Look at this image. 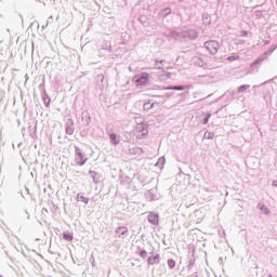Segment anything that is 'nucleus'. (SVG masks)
Segmentation results:
<instances>
[{
  "instance_id": "13",
  "label": "nucleus",
  "mask_w": 277,
  "mask_h": 277,
  "mask_svg": "<svg viewBox=\"0 0 277 277\" xmlns=\"http://www.w3.org/2000/svg\"><path fill=\"white\" fill-rule=\"evenodd\" d=\"M261 211H263V213H265V215H267L269 213V209H267V207H265V206L261 207Z\"/></svg>"
},
{
  "instance_id": "19",
  "label": "nucleus",
  "mask_w": 277,
  "mask_h": 277,
  "mask_svg": "<svg viewBox=\"0 0 277 277\" xmlns=\"http://www.w3.org/2000/svg\"><path fill=\"white\" fill-rule=\"evenodd\" d=\"M243 36H248V31H245V32H243Z\"/></svg>"
},
{
  "instance_id": "8",
  "label": "nucleus",
  "mask_w": 277,
  "mask_h": 277,
  "mask_svg": "<svg viewBox=\"0 0 277 277\" xmlns=\"http://www.w3.org/2000/svg\"><path fill=\"white\" fill-rule=\"evenodd\" d=\"M109 137H110V141H111V144H120V138H118V135H116V134H110L109 135Z\"/></svg>"
},
{
  "instance_id": "3",
  "label": "nucleus",
  "mask_w": 277,
  "mask_h": 277,
  "mask_svg": "<svg viewBox=\"0 0 277 277\" xmlns=\"http://www.w3.org/2000/svg\"><path fill=\"white\" fill-rule=\"evenodd\" d=\"M76 155H77V157H76L77 166H84L85 161H88V159H85V157H83V154L79 150L76 153Z\"/></svg>"
},
{
  "instance_id": "6",
  "label": "nucleus",
  "mask_w": 277,
  "mask_h": 277,
  "mask_svg": "<svg viewBox=\"0 0 277 277\" xmlns=\"http://www.w3.org/2000/svg\"><path fill=\"white\" fill-rule=\"evenodd\" d=\"M148 265H157L159 263V254H156L155 256H149L147 259Z\"/></svg>"
},
{
  "instance_id": "11",
  "label": "nucleus",
  "mask_w": 277,
  "mask_h": 277,
  "mask_svg": "<svg viewBox=\"0 0 277 277\" xmlns=\"http://www.w3.org/2000/svg\"><path fill=\"white\" fill-rule=\"evenodd\" d=\"M236 60H239V55H232L227 57L228 62H236Z\"/></svg>"
},
{
  "instance_id": "9",
  "label": "nucleus",
  "mask_w": 277,
  "mask_h": 277,
  "mask_svg": "<svg viewBox=\"0 0 277 277\" xmlns=\"http://www.w3.org/2000/svg\"><path fill=\"white\" fill-rule=\"evenodd\" d=\"M63 239H65V241H72V233H64Z\"/></svg>"
},
{
  "instance_id": "15",
  "label": "nucleus",
  "mask_w": 277,
  "mask_h": 277,
  "mask_svg": "<svg viewBox=\"0 0 277 277\" xmlns=\"http://www.w3.org/2000/svg\"><path fill=\"white\" fill-rule=\"evenodd\" d=\"M171 90H179V91H181V90H185V87H183V85L172 87Z\"/></svg>"
},
{
  "instance_id": "1",
  "label": "nucleus",
  "mask_w": 277,
  "mask_h": 277,
  "mask_svg": "<svg viewBox=\"0 0 277 277\" xmlns=\"http://www.w3.org/2000/svg\"><path fill=\"white\" fill-rule=\"evenodd\" d=\"M205 48L207 51H209V53H211V55H215V53L220 51V43L215 40L207 41L205 43Z\"/></svg>"
},
{
  "instance_id": "17",
  "label": "nucleus",
  "mask_w": 277,
  "mask_h": 277,
  "mask_svg": "<svg viewBox=\"0 0 277 277\" xmlns=\"http://www.w3.org/2000/svg\"><path fill=\"white\" fill-rule=\"evenodd\" d=\"M209 118H211V115H206V118L203 119V124H207L209 122Z\"/></svg>"
},
{
  "instance_id": "12",
  "label": "nucleus",
  "mask_w": 277,
  "mask_h": 277,
  "mask_svg": "<svg viewBox=\"0 0 277 277\" xmlns=\"http://www.w3.org/2000/svg\"><path fill=\"white\" fill-rule=\"evenodd\" d=\"M169 267H174L176 265V262L174 260H168Z\"/></svg>"
},
{
  "instance_id": "18",
  "label": "nucleus",
  "mask_w": 277,
  "mask_h": 277,
  "mask_svg": "<svg viewBox=\"0 0 277 277\" xmlns=\"http://www.w3.org/2000/svg\"><path fill=\"white\" fill-rule=\"evenodd\" d=\"M159 64H163V61L156 62V66H159Z\"/></svg>"
},
{
  "instance_id": "5",
  "label": "nucleus",
  "mask_w": 277,
  "mask_h": 277,
  "mask_svg": "<svg viewBox=\"0 0 277 277\" xmlns=\"http://www.w3.org/2000/svg\"><path fill=\"white\" fill-rule=\"evenodd\" d=\"M148 222H150V224H154L155 226H158L159 225V215L149 214L148 215Z\"/></svg>"
},
{
  "instance_id": "2",
  "label": "nucleus",
  "mask_w": 277,
  "mask_h": 277,
  "mask_svg": "<svg viewBox=\"0 0 277 277\" xmlns=\"http://www.w3.org/2000/svg\"><path fill=\"white\" fill-rule=\"evenodd\" d=\"M136 134L140 140H144L148 135V126L145 123H140L136 127Z\"/></svg>"
},
{
  "instance_id": "4",
  "label": "nucleus",
  "mask_w": 277,
  "mask_h": 277,
  "mask_svg": "<svg viewBox=\"0 0 277 277\" xmlns=\"http://www.w3.org/2000/svg\"><path fill=\"white\" fill-rule=\"evenodd\" d=\"M137 85H146L148 83V74L144 72L136 79Z\"/></svg>"
},
{
  "instance_id": "10",
  "label": "nucleus",
  "mask_w": 277,
  "mask_h": 277,
  "mask_svg": "<svg viewBox=\"0 0 277 277\" xmlns=\"http://www.w3.org/2000/svg\"><path fill=\"white\" fill-rule=\"evenodd\" d=\"M250 87L248 84H242L238 88V92H246V90H249Z\"/></svg>"
},
{
  "instance_id": "7",
  "label": "nucleus",
  "mask_w": 277,
  "mask_h": 277,
  "mask_svg": "<svg viewBox=\"0 0 277 277\" xmlns=\"http://www.w3.org/2000/svg\"><path fill=\"white\" fill-rule=\"evenodd\" d=\"M117 235H127L129 233V229L126 226L118 227L116 229Z\"/></svg>"
},
{
  "instance_id": "16",
  "label": "nucleus",
  "mask_w": 277,
  "mask_h": 277,
  "mask_svg": "<svg viewBox=\"0 0 277 277\" xmlns=\"http://www.w3.org/2000/svg\"><path fill=\"white\" fill-rule=\"evenodd\" d=\"M150 108H153V104H150V103L144 104V109H150Z\"/></svg>"
},
{
  "instance_id": "14",
  "label": "nucleus",
  "mask_w": 277,
  "mask_h": 277,
  "mask_svg": "<svg viewBox=\"0 0 277 277\" xmlns=\"http://www.w3.org/2000/svg\"><path fill=\"white\" fill-rule=\"evenodd\" d=\"M140 256H142V259H146V256H148V253L146 251H141Z\"/></svg>"
}]
</instances>
